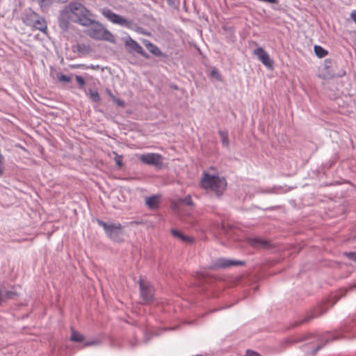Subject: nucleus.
Masks as SVG:
<instances>
[{
  "label": "nucleus",
  "mask_w": 356,
  "mask_h": 356,
  "mask_svg": "<svg viewBox=\"0 0 356 356\" xmlns=\"http://www.w3.org/2000/svg\"><path fill=\"white\" fill-rule=\"evenodd\" d=\"M63 17L65 16L72 21L78 22L83 26H89L93 22L92 14L82 4L70 3L63 10Z\"/></svg>",
  "instance_id": "obj_1"
},
{
  "label": "nucleus",
  "mask_w": 356,
  "mask_h": 356,
  "mask_svg": "<svg viewBox=\"0 0 356 356\" xmlns=\"http://www.w3.org/2000/svg\"><path fill=\"white\" fill-rule=\"evenodd\" d=\"M200 184L202 188L215 193L217 196L221 195L227 187V181L224 177L208 172H203Z\"/></svg>",
  "instance_id": "obj_2"
},
{
  "label": "nucleus",
  "mask_w": 356,
  "mask_h": 356,
  "mask_svg": "<svg viewBox=\"0 0 356 356\" xmlns=\"http://www.w3.org/2000/svg\"><path fill=\"white\" fill-rule=\"evenodd\" d=\"M92 26L86 31V33L90 38L97 40H105L115 43L113 34L102 24L93 21Z\"/></svg>",
  "instance_id": "obj_3"
},
{
  "label": "nucleus",
  "mask_w": 356,
  "mask_h": 356,
  "mask_svg": "<svg viewBox=\"0 0 356 356\" xmlns=\"http://www.w3.org/2000/svg\"><path fill=\"white\" fill-rule=\"evenodd\" d=\"M98 224L102 227L106 235L114 241L121 242L123 241V228L120 223L107 224L102 220H97Z\"/></svg>",
  "instance_id": "obj_4"
},
{
  "label": "nucleus",
  "mask_w": 356,
  "mask_h": 356,
  "mask_svg": "<svg viewBox=\"0 0 356 356\" xmlns=\"http://www.w3.org/2000/svg\"><path fill=\"white\" fill-rule=\"evenodd\" d=\"M101 13L108 20H109L113 24H118L121 26L129 29L132 26V22L131 21L113 13L110 9L103 8L101 10Z\"/></svg>",
  "instance_id": "obj_5"
},
{
  "label": "nucleus",
  "mask_w": 356,
  "mask_h": 356,
  "mask_svg": "<svg viewBox=\"0 0 356 356\" xmlns=\"http://www.w3.org/2000/svg\"><path fill=\"white\" fill-rule=\"evenodd\" d=\"M139 159L145 164L154 166H161L163 162V157L156 153H147L139 156Z\"/></svg>",
  "instance_id": "obj_6"
},
{
  "label": "nucleus",
  "mask_w": 356,
  "mask_h": 356,
  "mask_svg": "<svg viewBox=\"0 0 356 356\" xmlns=\"http://www.w3.org/2000/svg\"><path fill=\"white\" fill-rule=\"evenodd\" d=\"M254 54L268 69H273V61L262 47H258L254 51Z\"/></svg>",
  "instance_id": "obj_7"
},
{
  "label": "nucleus",
  "mask_w": 356,
  "mask_h": 356,
  "mask_svg": "<svg viewBox=\"0 0 356 356\" xmlns=\"http://www.w3.org/2000/svg\"><path fill=\"white\" fill-rule=\"evenodd\" d=\"M140 294L145 301H150L153 297L152 289L147 284L145 283L143 280H140Z\"/></svg>",
  "instance_id": "obj_8"
},
{
  "label": "nucleus",
  "mask_w": 356,
  "mask_h": 356,
  "mask_svg": "<svg viewBox=\"0 0 356 356\" xmlns=\"http://www.w3.org/2000/svg\"><path fill=\"white\" fill-rule=\"evenodd\" d=\"M32 17L35 19H33L31 22H28L27 24L32 26L36 29L45 33L47 31V24L44 19L42 18H36L35 15H33Z\"/></svg>",
  "instance_id": "obj_9"
},
{
  "label": "nucleus",
  "mask_w": 356,
  "mask_h": 356,
  "mask_svg": "<svg viewBox=\"0 0 356 356\" xmlns=\"http://www.w3.org/2000/svg\"><path fill=\"white\" fill-rule=\"evenodd\" d=\"M125 46L127 48L129 49V51L133 52L138 53L143 56H145V51L143 49V47L139 45L135 40L131 39V38H129L125 41Z\"/></svg>",
  "instance_id": "obj_10"
},
{
  "label": "nucleus",
  "mask_w": 356,
  "mask_h": 356,
  "mask_svg": "<svg viewBox=\"0 0 356 356\" xmlns=\"http://www.w3.org/2000/svg\"><path fill=\"white\" fill-rule=\"evenodd\" d=\"M241 264L242 262L238 261L229 260L225 258H219L215 261L213 266L215 268H227Z\"/></svg>",
  "instance_id": "obj_11"
},
{
  "label": "nucleus",
  "mask_w": 356,
  "mask_h": 356,
  "mask_svg": "<svg viewBox=\"0 0 356 356\" xmlns=\"http://www.w3.org/2000/svg\"><path fill=\"white\" fill-rule=\"evenodd\" d=\"M171 233L173 235V236L179 238V240H181L183 242H185L187 243H191L193 242V238L188 236H185L183 233H181V232H179L178 230L172 229Z\"/></svg>",
  "instance_id": "obj_12"
},
{
  "label": "nucleus",
  "mask_w": 356,
  "mask_h": 356,
  "mask_svg": "<svg viewBox=\"0 0 356 356\" xmlns=\"http://www.w3.org/2000/svg\"><path fill=\"white\" fill-rule=\"evenodd\" d=\"M146 204L150 209H156L158 207L159 202V196L158 195H152L147 198L145 200Z\"/></svg>",
  "instance_id": "obj_13"
},
{
  "label": "nucleus",
  "mask_w": 356,
  "mask_h": 356,
  "mask_svg": "<svg viewBox=\"0 0 356 356\" xmlns=\"http://www.w3.org/2000/svg\"><path fill=\"white\" fill-rule=\"evenodd\" d=\"M146 47L148 49V50L153 54L155 56H159L162 55V52L160 51V49L154 44L148 42L145 44Z\"/></svg>",
  "instance_id": "obj_14"
},
{
  "label": "nucleus",
  "mask_w": 356,
  "mask_h": 356,
  "mask_svg": "<svg viewBox=\"0 0 356 356\" xmlns=\"http://www.w3.org/2000/svg\"><path fill=\"white\" fill-rule=\"evenodd\" d=\"M314 51H315V54L319 58H323V57L327 55V54L326 50H325L321 46H318V45H315L314 46Z\"/></svg>",
  "instance_id": "obj_15"
},
{
  "label": "nucleus",
  "mask_w": 356,
  "mask_h": 356,
  "mask_svg": "<svg viewBox=\"0 0 356 356\" xmlns=\"http://www.w3.org/2000/svg\"><path fill=\"white\" fill-rule=\"evenodd\" d=\"M70 339L72 341L80 342L83 341L84 337L78 332L72 331Z\"/></svg>",
  "instance_id": "obj_16"
},
{
  "label": "nucleus",
  "mask_w": 356,
  "mask_h": 356,
  "mask_svg": "<svg viewBox=\"0 0 356 356\" xmlns=\"http://www.w3.org/2000/svg\"><path fill=\"white\" fill-rule=\"evenodd\" d=\"M90 98L95 102H99L101 100L99 92L97 90H89Z\"/></svg>",
  "instance_id": "obj_17"
},
{
  "label": "nucleus",
  "mask_w": 356,
  "mask_h": 356,
  "mask_svg": "<svg viewBox=\"0 0 356 356\" xmlns=\"http://www.w3.org/2000/svg\"><path fill=\"white\" fill-rule=\"evenodd\" d=\"M249 243L254 246H264L266 245V243L263 241H261L259 238H249Z\"/></svg>",
  "instance_id": "obj_18"
},
{
  "label": "nucleus",
  "mask_w": 356,
  "mask_h": 356,
  "mask_svg": "<svg viewBox=\"0 0 356 356\" xmlns=\"http://www.w3.org/2000/svg\"><path fill=\"white\" fill-rule=\"evenodd\" d=\"M222 143L224 146L227 147L229 145L228 134L227 132L219 131Z\"/></svg>",
  "instance_id": "obj_19"
},
{
  "label": "nucleus",
  "mask_w": 356,
  "mask_h": 356,
  "mask_svg": "<svg viewBox=\"0 0 356 356\" xmlns=\"http://www.w3.org/2000/svg\"><path fill=\"white\" fill-rule=\"evenodd\" d=\"M57 79L60 81V82H65V83H69L71 81V77L70 76H66V75H64L63 74H57Z\"/></svg>",
  "instance_id": "obj_20"
},
{
  "label": "nucleus",
  "mask_w": 356,
  "mask_h": 356,
  "mask_svg": "<svg viewBox=\"0 0 356 356\" xmlns=\"http://www.w3.org/2000/svg\"><path fill=\"white\" fill-rule=\"evenodd\" d=\"M115 162L118 168H122L123 157L121 155L116 154L115 156Z\"/></svg>",
  "instance_id": "obj_21"
},
{
  "label": "nucleus",
  "mask_w": 356,
  "mask_h": 356,
  "mask_svg": "<svg viewBox=\"0 0 356 356\" xmlns=\"http://www.w3.org/2000/svg\"><path fill=\"white\" fill-rule=\"evenodd\" d=\"M181 201L188 206H193V202L191 195H187L184 198L181 199Z\"/></svg>",
  "instance_id": "obj_22"
},
{
  "label": "nucleus",
  "mask_w": 356,
  "mask_h": 356,
  "mask_svg": "<svg viewBox=\"0 0 356 356\" xmlns=\"http://www.w3.org/2000/svg\"><path fill=\"white\" fill-rule=\"evenodd\" d=\"M100 341L98 339L87 341L84 343L83 347L95 346L99 344Z\"/></svg>",
  "instance_id": "obj_23"
},
{
  "label": "nucleus",
  "mask_w": 356,
  "mask_h": 356,
  "mask_svg": "<svg viewBox=\"0 0 356 356\" xmlns=\"http://www.w3.org/2000/svg\"><path fill=\"white\" fill-rule=\"evenodd\" d=\"M343 254L346 255L349 259L356 262V251L354 252H344Z\"/></svg>",
  "instance_id": "obj_24"
},
{
  "label": "nucleus",
  "mask_w": 356,
  "mask_h": 356,
  "mask_svg": "<svg viewBox=\"0 0 356 356\" xmlns=\"http://www.w3.org/2000/svg\"><path fill=\"white\" fill-rule=\"evenodd\" d=\"M76 81L81 86H83L86 83L84 79L79 75L76 76Z\"/></svg>",
  "instance_id": "obj_25"
},
{
  "label": "nucleus",
  "mask_w": 356,
  "mask_h": 356,
  "mask_svg": "<svg viewBox=\"0 0 356 356\" xmlns=\"http://www.w3.org/2000/svg\"><path fill=\"white\" fill-rule=\"evenodd\" d=\"M211 76L216 78L217 80H220V75L216 70H211L210 73Z\"/></svg>",
  "instance_id": "obj_26"
},
{
  "label": "nucleus",
  "mask_w": 356,
  "mask_h": 356,
  "mask_svg": "<svg viewBox=\"0 0 356 356\" xmlns=\"http://www.w3.org/2000/svg\"><path fill=\"white\" fill-rule=\"evenodd\" d=\"M117 105L121 106V107H124V103L122 100L115 97V99L113 100Z\"/></svg>",
  "instance_id": "obj_27"
},
{
  "label": "nucleus",
  "mask_w": 356,
  "mask_h": 356,
  "mask_svg": "<svg viewBox=\"0 0 356 356\" xmlns=\"http://www.w3.org/2000/svg\"><path fill=\"white\" fill-rule=\"evenodd\" d=\"M106 92L107 93V95H108V97L112 99H115V97L113 95V94L112 93L111 90L108 88H106Z\"/></svg>",
  "instance_id": "obj_28"
},
{
  "label": "nucleus",
  "mask_w": 356,
  "mask_h": 356,
  "mask_svg": "<svg viewBox=\"0 0 356 356\" xmlns=\"http://www.w3.org/2000/svg\"><path fill=\"white\" fill-rule=\"evenodd\" d=\"M245 356H261L259 354L254 352V351H247Z\"/></svg>",
  "instance_id": "obj_29"
},
{
  "label": "nucleus",
  "mask_w": 356,
  "mask_h": 356,
  "mask_svg": "<svg viewBox=\"0 0 356 356\" xmlns=\"http://www.w3.org/2000/svg\"><path fill=\"white\" fill-rule=\"evenodd\" d=\"M351 18L353 19V20L356 23V10H354L352 13H351Z\"/></svg>",
  "instance_id": "obj_30"
},
{
  "label": "nucleus",
  "mask_w": 356,
  "mask_h": 356,
  "mask_svg": "<svg viewBox=\"0 0 356 356\" xmlns=\"http://www.w3.org/2000/svg\"><path fill=\"white\" fill-rule=\"evenodd\" d=\"M213 225L216 227V228H220V224L219 222H217V223H214Z\"/></svg>",
  "instance_id": "obj_31"
},
{
  "label": "nucleus",
  "mask_w": 356,
  "mask_h": 356,
  "mask_svg": "<svg viewBox=\"0 0 356 356\" xmlns=\"http://www.w3.org/2000/svg\"><path fill=\"white\" fill-rule=\"evenodd\" d=\"M321 347L318 346L316 350H314L313 354H315L318 349H320Z\"/></svg>",
  "instance_id": "obj_32"
},
{
  "label": "nucleus",
  "mask_w": 356,
  "mask_h": 356,
  "mask_svg": "<svg viewBox=\"0 0 356 356\" xmlns=\"http://www.w3.org/2000/svg\"><path fill=\"white\" fill-rule=\"evenodd\" d=\"M46 0H41V3H44Z\"/></svg>",
  "instance_id": "obj_33"
}]
</instances>
